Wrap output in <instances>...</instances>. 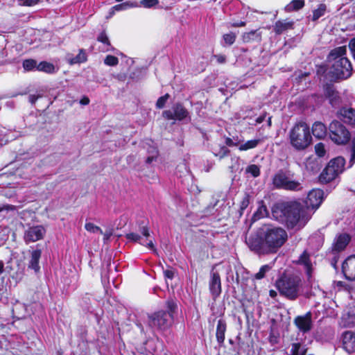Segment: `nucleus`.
<instances>
[{"instance_id": "obj_22", "label": "nucleus", "mask_w": 355, "mask_h": 355, "mask_svg": "<svg viewBox=\"0 0 355 355\" xmlns=\"http://www.w3.org/2000/svg\"><path fill=\"white\" fill-rule=\"evenodd\" d=\"M349 241L350 237L348 234H343L339 235L333 245V250L336 252L343 250L349 243Z\"/></svg>"}, {"instance_id": "obj_60", "label": "nucleus", "mask_w": 355, "mask_h": 355, "mask_svg": "<svg viewBox=\"0 0 355 355\" xmlns=\"http://www.w3.org/2000/svg\"><path fill=\"white\" fill-rule=\"evenodd\" d=\"M40 97V96H36V95H30L29 96V101L32 103V104H34L36 101L37 100V98Z\"/></svg>"}, {"instance_id": "obj_53", "label": "nucleus", "mask_w": 355, "mask_h": 355, "mask_svg": "<svg viewBox=\"0 0 355 355\" xmlns=\"http://www.w3.org/2000/svg\"><path fill=\"white\" fill-rule=\"evenodd\" d=\"M164 276L170 279H172L174 277V271L171 270H166L164 271Z\"/></svg>"}, {"instance_id": "obj_16", "label": "nucleus", "mask_w": 355, "mask_h": 355, "mask_svg": "<svg viewBox=\"0 0 355 355\" xmlns=\"http://www.w3.org/2000/svg\"><path fill=\"white\" fill-rule=\"evenodd\" d=\"M343 344L347 352H353L355 350V334L350 331H345L343 335Z\"/></svg>"}, {"instance_id": "obj_43", "label": "nucleus", "mask_w": 355, "mask_h": 355, "mask_svg": "<svg viewBox=\"0 0 355 355\" xmlns=\"http://www.w3.org/2000/svg\"><path fill=\"white\" fill-rule=\"evenodd\" d=\"M168 98L169 94H165L163 96L159 97L156 103V106L158 108H162L165 105V103Z\"/></svg>"}, {"instance_id": "obj_51", "label": "nucleus", "mask_w": 355, "mask_h": 355, "mask_svg": "<svg viewBox=\"0 0 355 355\" xmlns=\"http://www.w3.org/2000/svg\"><path fill=\"white\" fill-rule=\"evenodd\" d=\"M139 232L144 236L145 237H148L150 236L149 229L147 226L144 225L139 227Z\"/></svg>"}, {"instance_id": "obj_41", "label": "nucleus", "mask_w": 355, "mask_h": 355, "mask_svg": "<svg viewBox=\"0 0 355 355\" xmlns=\"http://www.w3.org/2000/svg\"><path fill=\"white\" fill-rule=\"evenodd\" d=\"M247 172L251 173L254 177H257L260 174L259 168L255 165L252 164L248 167Z\"/></svg>"}, {"instance_id": "obj_35", "label": "nucleus", "mask_w": 355, "mask_h": 355, "mask_svg": "<svg viewBox=\"0 0 355 355\" xmlns=\"http://www.w3.org/2000/svg\"><path fill=\"white\" fill-rule=\"evenodd\" d=\"M37 63L36 60L33 59L26 60L23 62V67L26 71H31L33 69H37Z\"/></svg>"}, {"instance_id": "obj_58", "label": "nucleus", "mask_w": 355, "mask_h": 355, "mask_svg": "<svg viewBox=\"0 0 355 355\" xmlns=\"http://www.w3.org/2000/svg\"><path fill=\"white\" fill-rule=\"evenodd\" d=\"M337 285H338V286L343 287L345 289L348 290V291H350L352 288L351 286H349V285H348L347 284L344 283L343 282H338L337 283Z\"/></svg>"}, {"instance_id": "obj_12", "label": "nucleus", "mask_w": 355, "mask_h": 355, "mask_svg": "<svg viewBox=\"0 0 355 355\" xmlns=\"http://www.w3.org/2000/svg\"><path fill=\"white\" fill-rule=\"evenodd\" d=\"M342 271L345 278L355 281V256L347 257L342 265Z\"/></svg>"}, {"instance_id": "obj_31", "label": "nucleus", "mask_w": 355, "mask_h": 355, "mask_svg": "<svg viewBox=\"0 0 355 355\" xmlns=\"http://www.w3.org/2000/svg\"><path fill=\"white\" fill-rule=\"evenodd\" d=\"M138 4L136 1H125L113 6V9L116 11L124 10L130 8L137 7Z\"/></svg>"}, {"instance_id": "obj_54", "label": "nucleus", "mask_w": 355, "mask_h": 355, "mask_svg": "<svg viewBox=\"0 0 355 355\" xmlns=\"http://www.w3.org/2000/svg\"><path fill=\"white\" fill-rule=\"evenodd\" d=\"M349 46L355 58V38L352 39L350 41Z\"/></svg>"}, {"instance_id": "obj_21", "label": "nucleus", "mask_w": 355, "mask_h": 355, "mask_svg": "<svg viewBox=\"0 0 355 355\" xmlns=\"http://www.w3.org/2000/svg\"><path fill=\"white\" fill-rule=\"evenodd\" d=\"M41 250H34L31 253V259L28 262V268L33 269L36 273L38 272L40 269L39 260L41 257Z\"/></svg>"}, {"instance_id": "obj_33", "label": "nucleus", "mask_w": 355, "mask_h": 355, "mask_svg": "<svg viewBox=\"0 0 355 355\" xmlns=\"http://www.w3.org/2000/svg\"><path fill=\"white\" fill-rule=\"evenodd\" d=\"M250 195L247 193H245L243 196V198L240 202V206H239V213H240V215H242L243 213V211L248 207L249 204H250Z\"/></svg>"}, {"instance_id": "obj_24", "label": "nucleus", "mask_w": 355, "mask_h": 355, "mask_svg": "<svg viewBox=\"0 0 355 355\" xmlns=\"http://www.w3.org/2000/svg\"><path fill=\"white\" fill-rule=\"evenodd\" d=\"M321 163L318 159L309 157L306 162V168L313 173H318L321 168Z\"/></svg>"}, {"instance_id": "obj_8", "label": "nucleus", "mask_w": 355, "mask_h": 355, "mask_svg": "<svg viewBox=\"0 0 355 355\" xmlns=\"http://www.w3.org/2000/svg\"><path fill=\"white\" fill-rule=\"evenodd\" d=\"M272 182L275 187L279 189L297 191L302 188L300 182L291 180L282 171L274 176Z\"/></svg>"}, {"instance_id": "obj_36", "label": "nucleus", "mask_w": 355, "mask_h": 355, "mask_svg": "<svg viewBox=\"0 0 355 355\" xmlns=\"http://www.w3.org/2000/svg\"><path fill=\"white\" fill-rule=\"evenodd\" d=\"M85 227L87 231H89L90 232H93V233L98 232L101 234H103L102 230L99 227L95 225L94 224H93L92 223H86Z\"/></svg>"}, {"instance_id": "obj_47", "label": "nucleus", "mask_w": 355, "mask_h": 355, "mask_svg": "<svg viewBox=\"0 0 355 355\" xmlns=\"http://www.w3.org/2000/svg\"><path fill=\"white\" fill-rule=\"evenodd\" d=\"M229 153L230 150L226 146H221L220 148L219 151L216 153L215 155L216 156L219 157L220 159H222L224 157L227 156Z\"/></svg>"}, {"instance_id": "obj_61", "label": "nucleus", "mask_w": 355, "mask_h": 355, "mask_svg": "<svg viewBox=\"0 0 355 355\" xmlns=\"http://www.w3.org/2000/svg\"><path fill=\"white\" fill-rule=\"evenodd\" d=\"M115 12H116L115 9H113V7H112V8L110 9V10H109V12H108L107 15H106V19H110V18H111V17L114 15Z\"/></svg>"}, {"instance_id": "obj_30", "label": "nucleus", "mask_w": 355, "mask_h": 355, "mask_svg": "<svg viewBox=\"0 0 355 355\" xmlns=\"http://www.w3.org/2000/svg\"><path fill=\"white\" fill-rule=\"evenodd\" d=\"M37 70L49 73H53L55 72V67L51 63L43 61L37 64Z\"/></svg>"}, {"instance_id": "obj_27", "label": "nucleus", "mask_w": 355, "mask_h": 355, "mask_svg": "<svg viewBox=\"0 0 355 355\" xmlns=\"http://www.w3.org/2000/svg\"><path fill=\"white\" fill-rule=\"evenodd\" d=\"M305 1L304 0H292L288 3L284 9L286 12L298 11L299 10L304 8Z\"/></svg>"}, {"instance_id": "obj_40", "label": "nucleus", "mask_w": 355, "mask_h": 355, "mask_svg": "<svg viewBox=\"0 0 355 355\" xmlns=\"http://www.w3.org/2000/svg\"><path fill=\"white\" fill-rule=\"evenodd\" d=\"M350 153L349 163L352 166L355 162V137L352 140L350 146Z\"/></svg>"}, {"instance_id": "obj_44", "label": "nucleus", "mask_w": 355, "mask_h": 355, "mask_svg": "<svg viewBox=\"0 0 355 355\" xmlns=\"http://www.w3.org/2000/svg\"><path fill=\"white\" fill-rule=\"evenodd\" d=\"M97 40L108 46L110 45L109 38L105 32L104 31L99 34V35L97 37Z\"/></svg>"}, {"instance_id": "obj_50", "label": "nucleus", "mask_w": 355, "mask_h": 355, "mask_svg": "<svg viewBox=\"0 0 355 355\" xmlns=\"http://www.w3.org/2000/svg\"><path fill=\"white\" fill-rule=\"evenodd\" d=\"M267 214V209L265 206H261L259 210L254 214V216L258 218L263 217Z\"/></svg>"}, {"instance_id": "obj_7", "label": "nucleus", "mask_w": 355, "mask_h": 355, "mask_svg": "<svg viewBox=\"0 0 355 355\" xmlns=\"http://www.w3.org/2000/svg\"><path fill=\"white\" fill-rule=\"evenodd\" d=\"M331 139L337 144H345L350 139L348 130L338 121H332L329 125Z\"/></svg>"}, {"instance_id": "obj_17", "label": "nucleus", "mask_w": 355, "mask_h": 355, "mask_svg": "<svg viewBox=\"0 0 355 355\" xmlns=\"http://www.w3.org/2000/svg\"><path fill=\"white\" fill-rule=\"evenodd\" d=\"M66 60L71 65L84 63L87 60V54L85 49H80L76 56L72 53H67Z\"/></svg>"}, {"instance_id": "obj_5", "label": "nucleus", "mask_w": 355, "mask_h": 355, "mask_svg": "<svg viewBox=\"0 0 355 355\" xmlns=\"http://www.w3.org/2000/svg\"><path fill=\"white\" fill-rule=\"evenodd\" d=\"M290 144L297 150L307 148L312 142L310 128L304 122L296 123L288 133Z\"/></svg>"}, {"instance_id": "obj_38", "label": "nucleus", "mask_w": 355, "mask_h": 355, "mask_svg": "<svg viewBox=\"0 0 355 355\" xmlns=\"http://www.w3.org/2000/svg\"><path fill=\"white\" fill-rule=\"evenodd\" d=\"M270 268L268 265L263 266L259 271L255 275V278L261 279L264 277L265 274L270 270Z\"/></svg>"}, {"instance_id": "obj_1", "label": "nucleus", "mask_w": 355, "mask_h": 355, "mask_svg": "<svg viewBox=\"0 0 355 355\" xmlns=\"http://www.w3.org/2000/svg\"><path fill=\"white\" fill-rule=\"evenodd\" d=\"M286 232L271 225L264 224L254 233L245 237V242L252 251L258 254L276 252L287 240Z\"/></svg>"}, {"instance_id": "obj_25", "label": "nucleus", "mask_w": 355, "mask_h": 355, "mask_svg": "<svg viewBox=\"0 0 355 355\" xmlns=\"http://www.w3.org/2000/svg\"><path fill=\"white\" fill-rule=\"evenodd\" d=\"M226 331V323L223 320H219L216 328V338L219 344H223L225 340V333Z\"/></svg>"}, {"instance_id": "obj_57", "label": "nucleus", "mask_w": 355, "mask_h": 355, "mask_svg": "<svg viewBox=\"0 0 355 355\" xmlns=\"http://www.w3.org/2000/svg\"><path fill=\"white\" fill-rule=\"evenodd\" d=\"M40 0H27L24 2V5L27 6H32L36 5Z\"/></svg>"}, {"instance_id": "obj_39", "label": "nucleus", "mask_w": 355, "mask_h": 355, "mask_svg": "<svg viewBox=\"0 0 355 355\" xmlns=\"http://www.w3.org/2000/svg\"><path fill=\"white\" fill-rule=\"evenodd\" d=\"M225 42L228 45H232L236 39V35L233 33L225 34L223 35Z\"/></svg>"}, {"instance_id": "obj_28", "label": "nucleus", "mask_w": 355, "mask_h": 355, "mask_svg": "<svg viewBox=\"0 0 355 355\" xmlns=\"http://www.w3.org/2000/svg\"><path fill=\"white\" fill-rule=\"evenodd\" d=\"M261 40V33L259 30L251 31L245 33L243 35V40L244 42H250L251 41H259Z\"/></svg>"}, {"instance_id": "obj_6", "label": "nucleus", "mask_w": 355, "mask_h": 355, "mask_svg": "<svg viewBox=\"0 0 355 355\" xmlns=\"http://www.w3.org/2000/svg\"><path fill=\"white\" fill-rule=\"evenodd\" d=\"M173 322L171 313L159 311L148 315V326L152 329L164 331L169 328Z\"/></svg>"}, {"instance_id": "obj_37", "label": "nucleus", "mask_w": 355, "mask_h": 355, "mask_svg": "<svg viewBox=\"0 0 355 355\" xmlns=\"http://www.w3.org/2000/svg\"><path fill=\"white\" fill-rule=\"evenodd\" d=\"M104 62L108 66H116L119 62V60L116 57L109 55L105 58Z\"/></svg>"}, {"instance_id": "obj_18", "label": "nucleus", "mask_w": 355, "mask_h": 355, "mask_svg": "<svg viewBox=\"0 0 355 355\" xmlns=\"http://www.w3.org/2000/svg\"><path fill=\"white\" fill-rule=\"evenodd\" d=\"M209 290L214 297L218 296L221 292L220 277L217 272L211 274L209 282Z\"/></svg>"}, {"instance_id": "obj_10", "label": "nucleus", "mask_w": 355, "mask_h": 355, "mask_svg": "<svg viewBox=\"0 0 355 355\" xmlns=\"http://www.w3.org/2000/svg\"><path fill=\"white\" fill-rule=\"evenodd\" d=\"M189 114L188 111L180 103H176L172 107V110H165L163 112V116L168 120L177 119L182 120Z\"/></svg>"}, {"instance_id": "obj_11", "label": "nucleus", "mask_w": 355, "mask_h": 355, "mask_svg": "<svg viewBox=\"0 0 355 355\" xmlns=\"http://www.w3.org/2000/svg\"><path fill=\"white\" fill-rule=\"evenodd\" d=\"M44 228L41 225L33 226L28 228L24 233L26 243L35 242L42 239L45 234Z\"/></svg>"}, {"instance_id": "obj_63", "label": "nucleus", "mask_w": 355, "mask_h": 355, "mask_svg": "<svg viewBox=\"0 0 355 355\" xmlns=\"http://www.w3.org/2000/svg\"><path fill=\"white\" fill-rule=\"evenodd\" d=\"M80 103L83 105H88L89 103V99L87 97H83L80 101Z\"/></svg>"}, {"instance_id": "obj_42", "label": "nucleus", "mask_w": 355, "mask_h": 355, "mask_svg": "<svg viewBox=\"0 0 355 355\" xmlns=\"http://www.w3.org/2000/svg\"><path fill=\"white\" fill-rule=\"evenodd\" d=\"M315 150L316 154L320 157H323L324 155V154H325L324 146L322 143L317 144L315 146Z\"/></svg>"}, {"instance_id": "obj_14", "label": "nucleus", "mask_w": 355, "mask_h": 355, "mask_svg": "<svg viewBox=\"0 0 355 355\" xmlns=\"http://www.w3.org/2000/svg\"><path fill=\"white\" fill-rule=\"evenodd\" d=\"M338 117L344 123L350 125H355V109L352 107H343L338 111Z\"/></svg>"}, {"instance_id": "obj_9", "label": "nucleus", "mask_w": 355, "mask_h": 355, "mask_svg": "<svg viewBox=\"0 0 355 355\" xmlns=\"http://www.w3.org/2000/svg\"><path fill=\"white\" fill-rule=\"evenodd\" d=\"M323 198V191L320 189L311 191L304 202V207L312 214L313 210L317 209L321 204Z\"/></svg>"}, {"instance_id": "obj_23", "label": "nucleus", "mask_w": 355, "mask_h": 355, "mask_svg": "<svg viewBox=\"0 0 355 355\" xmlns=\"http://www.w3.org/2000/svg\"><path fill=\"white\" fill-rule=\"evenodd\" d=\"M312 133L315 137L322 139L327 135V128L322 123L315 122L312 126Z\"/></svg>"}, {"instance_id": "obj_62", "label": "nucleus", "mask_w": 355, "mask_h": 355, "mask_svg": "<svg viewBox=\"0 0 355 355\" xmlns=\"http://www.w3.org/2000/svg\"><path fill=\"white\" fill-rule=\"evenodd\" d=\"M218 62L224 63L225 62V57L224 55H218L216 56Z\"/></svg>"}, {"instance_id": "obj_29", "label": "nucleus", "mask_w": 355, "mask_h": 355, "mask_svg": "<svg viewBox=\"0 0 355 355\" xmlns=\"http://www.w3.org/2000/svg\"><path fill=\"white\" fill-rule=\"evenodd\" d=\"M327 11V6L324 3H320L317 8L313 10L312 21H317L320 17L324 16Z\"/></svg>"}, {"instance_id": "obj_34", "label": "nucleus", "mask_w": 355, "mask_h": 355, "mask_svg": "<svg viewBox=\"0 0 355 355\" xmlns=\"http://www.w3.org/2000/svg\"><path fill=\"white\" fill-rule=\"evenodd\" d=\"M306 349L300 343H293L291 347L292 355H305Z\"/></svg>"}, {"instance_id": "obj_64", "label": "nucleus", "mask_w": 355, "mask_h": 355, "mask_svg": "<svg viewBox=\"0 0 355 355\" xmlns=\"http://www.w3.org/2000/svg\"><path fill=\"white\" fill-rule=\"evenodd\" d=\"M147 246L150 248L151 250H153L155 252H156V249L155 248V245L153 244V242L152 241H150L148 243H147Z\"/></svg>"}, {"instance_id": "obj_48", "label": "nucleus", "mask_w": 355, "mask_h": 355, "mask_svg": "<svg viewBox=\"0 0 355 355\" xmlns=\"http://www.w3.org/2000/svg\"><path fill=\"white\" fill-rule=\"evenodd\" d=\"M167 304V309H168V311H166L167 313H171L172 316L173 317V313L177 309V304L173 301L169 300L166 303Z\"/></svg>"}, {"instance_id": "obj_15", "label": "nucleus", "mask_w": 355, "mask_h": 355, "mask_svg": "<svg viewBox=\"0 0 355 355\" xmlns=\"http://www.w3.org/2000/svg\"><path fill=\"white\" fill-rule=\"evenodd\" d=\"M297 263L304 266L308 279H310L312 276L313 265L310 259V255L306 251H304L300 256L299 259L297 261Z\"/></svg>"}, {"instance_id": "obj_26", "label": "nucleus", "mask_w": 355, "mask_h": 355, "mask_svg": "<svg viewBox=\"0 0 355 355\" xmlns=\"http://www.w3.org/2000/svg\"><path fill=\"white\" fill-rule=\"evenodd\" d=\"M345 164V159L342 157L334 158L329 162V164L331 165L333 169H334L338 174L341 173L344 171Z\"/></svg>"}, {"instance_id": "obj_3", "label": "nucleus", "mask_w": 355, "mask_h": 355, "mask_svg": "<svg viewBox=\"0 0 355 355\" xmlns=\"http://www.w3.org/2000/svg\"><path fill=\"white\" fill-rule=\"evenodd\" d=\"M276 286L280 295L290 300H295L303 293V282L297 275L284 274L277 280Z\"/></svg>"}, {"instance_id": "obj_2", "label": "nucleus", "mask_w": 355, "mask_h": 355, "mask_svg": "<svg viewBox=\"0 0 355 355\" xmlns=\"http://www.w3.org/2000/svg\"><path fill=\"white\" fill-rule=\"evenodd\" d=\"M272 216L278 220L286 221L288 227L301 228L311 218V212L297 202H280L274 205Z\"/></svg>"}, {"instance_id": "obj_52", "label": "nucleus", "mask_w": 355, "mask_h": 355, "mask_svg": "<svg viewBox=\"0 0 355 355\" xmlns=\"http://www.w3.org/2000/svg\"><path fill=\"white\" fill-rule=\"evenodd\" d=\"M15 207L10 205H3L2 206H0V212L4 210L10 211V210H15Z\"/></svg>"}, {"instance_id": "obj_59", "label": "nucleus", "mask_w": 355, "mask_h": 355, "mask_svg": "<svg viewBox=\"0 0 355 355\" xmlns=\"http://www.w3.org/2000/svg\"><path fill=\"white\" fill-rule=\"evenodd\" d=\"M103 239H104V241H107L110 236L112 235V231H107L106 232L103 233Z\"/></svg>"}, {"instance_id": "obj_49", "label": "nucleus", "mask_w": 355, "mask_h": 355, "mask_svg": "<svg viewBox=\"0 0 355 355\" xmlns=\"http://www.w3.org/2000/svg\"><path fill=\"white\" fill-rule=\"evenodd\" d=\"M126 238L130 241L134 242H139L141 239V236L138 234L131 232L126 234Z\"/></svg>"}, {"instance_id": "obj_56", "label": "nucleus", "mask_w": 355, "mask_h": 355, "mask_svg": "<svg viewBox=\"0 0 355 355\" xmlns=\"http://www.w3.org/2000/svg\"><path fill=\"white\" fill-rule=\"evenodd\" d=\"M225 144L228 146H236L238 145L237 143L234 142L232 139L229 137L225 139Z\"/></svg>"}, {"instance_id": "obj_13", "label": "nucleus", "mask_w": 355, "mask_h": 355, "mask_svg": "<svg viewBox=\"0 0 355 355\" xmlns=\"http://www.w3.org/2000/svg\"><path fill=\"white\" fill-rule=\"evenodd\" d=\"M295 324L302 332H308L312 328L311 313L310 312L304 315H300L294 320Z\"/></svg>"}, {"instance_id": "obj_46", "label": "nucleus", "mask_w": 355, "mask_h": 355, "mask_svg": "<svg viewBox=\"0 0 355 355\" xmlns=\"http://www.w3.org/2000/svg\"><path fill=\"white\" fill-rule=\"evenodd\" d=\"M291 24H276L275 30L277 33L280 34L284 30L287 29L290 27Z\"/></svg>"}, {"instance_id": "obj_19", "label": "nucleus", "mask_w": 355, "mask_h": 355, "mask_svg": "<svg viewBox=\"0 0 355 355\" xmlns=\"http://www.w3.org/2000/svg\"><path fill=\"white\" fill-rule=\"evenodd\" d=\"M341 324L345 327H355V307H350L341 318Z\"/></svg>"}, {"instance_id": "obj_55", "label": "nucleus", "mask_w": 355, "mask_h": 355, "mask_svg": "<svg viewBox=\"0 0 355 355\" xmlns=\"http://www.w3.org/2000/svg\"><path fill=\"white\" fill-rule=\"evenodd\" d=\"M154 153L153 155H152L151 156H149L148 157L147 159H146V162L148 164H150L157 156V151L156 150H154Z\"/></svg>"}, {"instance_id": "obj_45", "label": "nucleus", "mask_w": 355, "mask_h": 355, "mask_svg": "<svg viewBox=\"0 0 355 355\" xmlns=\"http://www.w3.org/2000/svg\"><path fill=\"white\" fill-rule=\"evenodd\" d=\"M159 3L158 0H141V4L144 8H151L156 6Z\"/></svg>"}, {"instance_id": "obj_32", "label": "nucleus", "mask_w": 355, "mask_h": 355, "mask_svg": "<svg viewBox=\"0 0 355 355\" xmlns=\"http://www.w3.org/2000/svg\"><path fill=\"white\" fill-rule=\"evenodd\" d=\"M260 139H253V140H249L246 141L245 143L241 144L239 149L240 150H247L251 148H254L257 147V146L260 143Z\"/></svg>"}, {"instance_id": "obj_4", "label": "nucleus", "mask_w": 355, "mask_h": 355, "mask_svg": "<svg viewBox=\"0 0 355 355\" xmlns=\"http://www.w3.org/2000/svg\"><path fill=\"white\" fill-rule=\"evenodd\" d=\"M345 46L332 50L329 55V60L332 64V73L338 78H347L352 74V67L349 60L344 55L346 54Z\"/></svg>"}, {"instance_id": "obj_20", "label": "nucleus", "mask_w": 355, "mask_h": 355, "mask_svg": "<svg viewBox=\"0 0 355 355\" xmlns=\"http://www.w3.org/2000/svg\"><path fill=\"white\" fill-rule=\"evenodd\" d=\"M338 175L339 174L336 172L334 169H333L331 165L328 164V165L320 174L319 180L322 183H328L334 180Z\"/></svg>"}]
</instances>
